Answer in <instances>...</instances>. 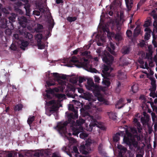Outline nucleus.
<instances>
[{"label": "nucleus", "mask_w": 157, "mask_h": 157, "mask_svg": "<svg viewBox=\"0 0 157 157\" xmlns=\"http://www.w3.org/2000/svg\"><path fill=\"white\" fill-rule=\"evenodd\" d=\"M42 35L41 34L38 33L36 35V38L38 42H40L41 40L42 39Z\"/></svg>", "instance_id": "e433bc0d"}, {"label": "nucleus", "mask_w": 157, "mask_h": 157, "mask_svg": "<svg viewBox=\"0 0 157 157\" xmlns=\"http://www.w3.org/2000/svg\"><path fill=\"white\" fill-rule=\"evenodd\" d=\"M152 108L154 111L156 112L157 113V107L154 105H151Z\"/></svg>", "instance_id": "4d7b16f0"}, {"label": "nucleus", "mask_w": 157, "mask_h": 157, "mask_svg": "<svg viewBox=\"0 0 157 157\" xmlns=\"http://www.w3.org/2000/svg\"><path fill=\"white\" fill-rule=\"evenodd\" d=\"M92 142V141L90 139H88L86 141L85 145H82L81 146L79 150L80 151L84 154H86L88 153L90 150V146Z\"/></svg>", "instance_id": "1a4fd4ad"}, {"label": "nucleus", "mask_w": 157, "mask_h": 157, "mask_svg": "<svg viewBox=\"0 0 157 157\" xmlns=\"http://www.w3.org/2000/svg\"><path fill=\"white\" fill-rule=\"evenodd\" d=\"M103 85H105V87H108L110 84V82L109 80L108 79L103 80L102 82Z\"/></svg>", "instance_id": "c85d7f7f"}, {"label": "nucleus", "mask_w": 157, "mask_h": 157, "mask_svg": "<svg viewBox=\"0 0 157 157\" xmlns=\"http://www.w3.org/2000/svg\"><path fill=\"white\" fill-rule=\"evenodd\" d=\"M117 148L118 149V151L119 152V155L122 156V155L126 152V148L121 145H117Z\"/></svg>", "instance_id": "4468645a"}, {"label": "nucleus", "mask_w": 157, "mask_h": 157, "mask_svg": "<svg viewBox=\"0 0 157 157\" xmlns=\"http://www.w3.org/2000/svg\"><path fill=\"white\" fill-rule=\"evenodd\" d=\"M70 82L73 83H75L77 82V79L76 77H72L70 80Z\"/></svg>", "instance_id": "a18cd8bd"}, {"label": "nucleus", "mask_w": 157, "mask_h": 157, "mask_svg": "<svg viewBox=\"0 0 157 157\" xmlns=\"http://www.w3.org/2000/svg\"><path fill=\"white\" fill-rule=\"evenodd\" d=\"M103 69L104 71L105 72H104L105 75L106 76H109V73L112 71L113 69L109 66L104 65L103 66Z\"/></svg>", "instance_id": "ddd939ff"}, {"label": "nucleus", "mask_w": 157, "mask_h": 157, "mask_svg": "<svg viewBox=\"0 0 157 157\" xmlns=\"http://www.w3.org/2000/svg\"><path fill=\"white\" fill-rule=\"evenodd\" d=\"M127 8L128 11L130 10L132 6V0H125ZM113 2L116 4L121 5V0H114Z\"/></svg>", "instance_id": "9b49d317"}, {"label": "nucleus", "mask_w": 157, "mask_h": 157, "mask_svg": "<svg viewBox=\"0 0 157 157\" xmlns=\"http://www.w3.org/2000/svg\"><path fill=\"white\" fill-rule=\"evenodd\" d=\"M98 90H99L94 93L95 96L97 98L98 100V101H103L104 100V98L103 96L100 93Z\"/></svg>", "instance_id": "f3484780"}, {"label": "nucleus", "mask_w": 157, "mask_h": 157, "mask_svg": "<svg viewBox=\"0 0 157 157\" xmlns=\"http://www.w3.org/2000/svg\"><path fill=\"white\" fill-rule=\"evenodd\" d=\"M108 115L110 118L113 120H115L117 116L115 113H113L112 112L108 113Z\"/></svg>", "instance_id": "c756f323"}, {"label": "nucleus", "mask_w": 157, "mask_h": 157, "mask_svg": "<svg viewBox=\"0 0 157 157\" xmlns=\"http://www.w3.org/2000/svg\"><path fill=\"white\" fill-rule=\"evenodd\" d=\"M67 125V122H60L57 125V127L58 128V130L59 133L62 135H63L66 137L67 139L68 140L69 142L70 143H74L76 142L75 140L74 139L68 137V135L70 136L73 132L72 130H71L69 133H67L66 131V126Z\"/></svg>", "instance_id": "f03ea898"}, {"label": "nucleus", "mask_w": 157, "mask_h": 157, "mask_svg": "<svg viewBox=\"0 0 157 157\" xmlns=\"http://www.w3.org/2000/svg\"><path fill=\"white\" fill-rule=\"evenodd\" d=\"M105 42V37L101 36L97 42V44L98 46H101Z\"/></svg>", "instance_id": "4be33fe9"}, {"label": "nucleus", "mask_w": 157, "mask_h": 157, "mask_svg": "<svg viewBox=\"0 0 157 157\" xmlns=\"http://www.w3.org/2000/svg\"><path fill=\"white\" fill-rule=\"evenodd\" d=\"M88 120L89 121L91 122L89 126L87 125V123L85 124V127H84V128L87 131H91L92 130V127L96 126L97 127L101 128V127L98 125V123L97 121L93 118V117L91 116H89L87 117ZM87 123V122H86Z\"/></svg>", "instance_id": "6e6552de"}, {"label": "nucleus", "mask_w": 157, "mask_h": 157, "mask_svg": "<svg viewBox=\"0 0 157 157\" xmlns=\"http://www.w3.org/2000/svg\"><path fill=\"white\" fill-rule=\"evenodd\" d=\"M53 75L54 78L55 80H56L59 83H60L59 81H60V77H59V75L58 73H53Z\"/></svg>", "instance_id": "cd10ccee"}, {"label": "nucleus", "mask_w": 157, "mask_h": 157, "mask_svg": "<svg viewBox=\"0 0 157 157\" xmlns=\"http://www.w3.org/2000/svg\"><path fill=\"white\" fill-rule=\"evenodd\" d=\"M94 81L98 83H99L100 80L99 77L97 75L94 76Z\"/></svg>", "instance_id": "de8ad7c7"}, {"label": "nucleus", "mask_w": 157, "mask_h": 157, "mask_svg": "<svg viewBox=\"0 0 157 157\" xmlns=\"http://www.w3.org/2000/svg\"><path fill=\"white\" fill-rule=\"evenodd\" d=\"M74 115L73 113H71L68 116V121L69 123L73 124L74 122L72 119L77 118L78 117V115L77 114V111L76 110H75L74 111Z\"/></svg>", "instance_id": "f8f14e48"}, {"label": "nucleus", "mask_w": 157, "mask_h": 157, "mask_svg": "<svg viewBox=\"0 0 157 157\" xmlns=\"http://www.w3.org/2000/svg\"><path fill=\"white\" fill-rule=\"evenodd\" d=\"M33 13V14L34 15H36L37 16H39L40 15V12L37 11H34Z\"/></svg>", "instance_id": "052dcab7"}, {"label": "nucleus", "mask_w": 157, "mask_h": 157, "mask_svg": "<svg viewBox=\"0 0 157 157\" xmlns=\"http://www.w3.org/2000/svg\"><path fill=\"white\" fill-rule=\"evenodd\" d=\"M82 56H86L88 55V52L87 51H85L82 53Z\"/></svg>", "instance_id": "680f3d73"}, {"label": "nucleus", "mask_w": 157, "mask_h": 157, "mask_svg": "<svg viewBox=\"0 0 157 157\" xmlns=\"http://www.w3.org/2000/svg\"><path fill=\"white\" fill-rule=\"evenodd\" d=\"M150 95L151 97H152L153 98H155V97H157V94L154 93V92H151L150 93Z\"/></svg>", "instance_id": "864d4df0"}, {"label": "nucleus", "mask_w": 157, "mask_h": 157, "mask_svg": "<svg viewBox=\"0 0 157 157\" xmlns=\"http://www.w3.org/2000/svg\"><path fill=\"white\" fill-rule=\"evenodd\" d=\"M15 15H14V16L13 17H9V19L10 20H11L12 21H14V19L15 18Z\"/></svg>", "instance_id": "69168bd1"}, {"label": "nucleus", "mask_w": 157, "mask_h": 157, "mask_svg": "<svg viewBox=\"0 0 157 157\" xmlns=\"http://www.w3.org/2000/svg\"><path fill=\"white\" fill-rule=\"evenodd\" d=\"M124 105V100L122 99H120L116 103L115 106L116 108L120 109L123 107Z\"/></svg>", "instance_id": "a211bd4d"}, {"label": "nucleus", "mask_w": 157, "mask_h": 157, "mask_svg": "<svg viewBox=\"0 0 157 157\" xmlns=\"http://www.w3.org/2000/svg\"><path fill=\"white\" fill-rule=\"evenodd\" d=\"M58 102L55 100L50 101L46 103L49 109H46V113L48 116H50L51 112L56 110L58 107Z\"/></svg>", "instance_id": "0eeeda50"}, {"label": "nucleus", "mask_w": 157, "mask_h": 157, "mask_svg": "<svg viewBox=\"0 0 157 157\" xmlns=\"http://www.w3.org/2000/svg\"><path fill=\"white\" fill-rule=\"evenodd\" d=\"M59 77H60V81L59 82H60V83H59L60 84H61L62 87L65 88V86H67V83H66V82H63V81L61 80V79H65L66 78V76L65 75H59Z\"/></svg>", "instance_id": "2eb2a0df"}, {"label": "nucleus", "mask_w": 157, "mask_h": 157, "mask_svg": "<svg viewBox=\"0 0 157 157\" xmlns=\"http://www.w3.org/2000/svg\"><path fill=\"white\" fill-rule=\"evenodd\" d=\"M151 22V21L150 20H148L145 22L144 25V26L146 28H148V27L150 25Z\"/></svg>", "instance_id": "4c0bfd02"}, {"label": "nucleus", "mask_w": 157, "mask_h": 157, "mask_svg": "<svg viewBox=\"0 0 157 157\" xmlns=\"http://www.w3.org/2000/svg\"><path fill=\"white\" fill-rule=\"evenodd\" d=\"M126 34L128 36L130 37L131 36L132 33L131 31L129 30H127V31L126 32Z\"/></svg>", "instance_id": "bf43d9fd"}, {"label": "nucleus", "mask_w": 157, "mask_h": 157, "mask_svg": "<svg viewBox=\"0 0 157 157\" xmlns=\"http://www.w3.org/2000/svg\"><path fill=\"white\" fill-rule=\"evenodd\" d=\"M140 32V30L139 29H136L134 30V35L135 36H136L137 35H138Z\"/></svg>", "instance_id": "8fccbe9b"}, {"label": "nucleus", "mask_w": 157, "mask_h": 157, "mask_svg": "<svg viewBox=\"0 0 157 157\" xmlns=\"http://www.w3.org/2000/svg\"><path fill=\"white\" fill-rule=\"evenodd\" d=\"M88 136V134L84 133L82 132L80 134V137L81 138L84 139L86 137H87Z\"/></svg>", "instance_id": "c03bdc74"}, {"label": "nucleus", "mask_w": 157, "mask_h": 157, "mask_svg": "<svg viewBox=\"0 0 157 157\" xmlns=\"http://www.w3.org/2000/svg\"><path fill=\"white\" fill-rule=\"evenodd\" d=\"M23 107L22 105L21 104H19L15 106L14 108L15 111H19L21 110Z\"/></svg>", "instance_id": "c9c22d12"}, {"label": "nucleus", "mask_w": 157, "mask_h": 157, "mask_svg": "<svg viewBox=\"0 0 157 157\" xmlns=\"http://www.w3.org/2000/svg\"><path fill=\"white\" fill-rule=\"evenodd\" d=\"M152 43L154 45L155 47H157V42L156 41V39L155 36H154L153 35V40H152ZM156 56H155L154 57V60L155 62H157V48L156 50Z\"/></svg>", "instance_id": "aec40b11"}, {"label": "nucleus", "mask_w": 157, "mask_h": 157, "mask_svg": "<svg viewBox=\"0 0 157 157\" xmlns=\"http://www.w3.org/2000/svg\"><path fill=\"white\" fill-rule=\"evenodd\" d=\"M153 25L154 28L156 29H157V20L156 19L155 20L153 24Z\"/></svg>", "instance_id": "6e6d98bb"}, {"label": "nucleus", "mask_w": 157, "mask_h": 157, "mask_svg": "<svg viewBox=\"0 0 157 157\" xmlns=\"http://www.w3.org/2000/svg\"><path fill=\"white\" fill-rule=\"evenodd\" d=\"M87 120H85L81 118H79V119L76 121V125L73 126L71 128V130L73 132L72 134L75 136H76L83 130L84 126H83L86 124Z\"/></svg>", "instance_id": "7ed1b4c3"}, {"label": "nucleus", "mask_w": 157, "mask_h": 157, "mask_svg": "<svg viewBox=\"0 0 157 157\" xmlns=\"http://www.w3.org/2000/svg\"><path fill=\"white\" fill-rule=\"evenodd\" d=\"M148 50L149 51V54H150V55H151V56L152 55V54L153 53L152 51V46L151 45H149L148 47Z\"/></svg>", "instance_id": "09e8293b"}, {"label": "nucleus", "mask_w": 157, "mask_h": 157, "mask_svg": "<svg viewBox=\"0 0 157 157\" xmlns=\"http://www.w3.org/2000/svg\"><path fill=\"white\" fill-rule=\"evenodd\" d=\"M71 61L73 63H76L78 61L80 63L82 66L84 67L85 69L88 71L91 72L97 73L98 72L97 70L94 68H92L90 65L88 64V60L85 59H82L80 61L77 59L75 57L73 56Z\"/></svg>", "instance_id": "20e7f679"}, {"label": "nucleus", "mask_w": 157, "mask_h": 157, "mask_svg": "<svg viewBox=\"0 0 157 157\" xmlns=\"http://www.w3.org/2000/svg\"><path fill=\"white\" fill-rule=\"evenodd\" d=\"M74 105L72 104H70L68 105V109L72 111H74L75 109H74Z\"/></svg>", "instance_id": "3c124183"}, {"label": "nucleus", "mask_w": 157, "mask_h": 157, "mask_svg": "<svg viewBox=\"0 0 157 157\" xmlns=\"http://www.w3.org/2000/svg\"><path fill=\"white\" fill-rule=\"evenodd\" d=\"M117 78L120 80H123L126 78V75L124 72L119 71L117 75Z\"/></svg>", "instance_id": "6ab92c4d"}, {"label": "nucleus", "mask_w": 157, "mask_h": 157, "mask_svg": "<svg viewBox=\"0 0 157 157\" xmlns=\"http://www.w3.org/2000/svg\"><path fill=\"white\" fill-rule=\"evenodd\" d=\"M110 47L112 49L110 48L109 47L108 48V50L112 54L114 55L115 54V52L114 51V50L115 49L114 46L113 44L112 43H110Z\"/></svg>", "instance_id": "b1692460"}, {"label": "nucleus", "mask_w": 157, "mask_h": 157, "mask_svg": "<svg viewBox=\"0 0 157 157\" xmlns=\"http://www.w3.org/2000/svg\"><path fill=\"white\" fill-rule=\"evenodd\" d=\"M133 122L135 125L137 126L138 132H141L142 128L140 127V124L139 122H138L137 119L136 118H134Z\"/></svg>", "instance_id": "412c9836"}, {"label": "nucleus", "mask_w": 157, "mask_h": 157, "mask_svg": "<svg viewBox=\"0 0 157 157\" xmlns=\"http://www.w3.org/2000/svg\"><path fill=\"white\" fill-rule=\"evenodd\" d=\"M21 19V21H20L19 23L22 27H25L26 25L25 23L27 22V21L25 17H22Z\"/></svg>", "instance_id": "5701e85b"}, {"label": "nucleus", "mask_w": 157, "mask_h": 157, "mask_svg": "<svg viewBox=\"0 0 157 157\" xmlns=\"http://www.w3.org/2000/svg\"><path fill=\"white\" fill-rule=\"evenodd\" d=\"M34 120V116H30L28 118L27 120L28 124L30 125Z\"/></svg>", "instance_id": "f704fd0d"}, {"label": "nucleus", "mask_w": 157, "mask_h": 157, "mask_svg": "<svg viewBox=\"0 0 157 157\" xmlns=\"http://www.w3.org/2000/svg\"><path fill=\"white\" fill-rule=\"evenodd\" d=\"M96 52L98 56L102 57L103 61L107 64H109L112 63L113 60V57L107 52L103 51L101 48H100L97 50Z\"/></svg>", "instance_id": "423d86ee"}, {"label": "nucleus", "mask_w": 157, "mask_h": 157, "mask_svg": "<svg viewBox=\"0 0 157 157\" xmlns=\"http://www.w3.org/2000/svg\"><path fill=\"white\" fill-rule=\"evenodd\" d=\"M72 102H73L74 103V105H78V106H80V104H81V103L80 102H78V101L73 100L72 101Z\"/></svg>", "instance_id": "13d9d810"}, {"label": "nucleus", "mask_w": 157, "mask_h": 157, "mask_svg": "<svg viewBox=\"0 0 157 157\" xmlns=\"http://www.w3.org/2000/svg\"><path fill=\"white\" fill-rule=\"evenodd\" d=\"M38 48L39 49H43L44 48V46L43 43H41L40 42H38Z\"/></svg>", "instance_id": "79ce46f5"}, {"label": "nucleus", "mask_w": 157, "mask_h": 157, "mask_svg": "<svg viewBox=\"0 0 157 157\" xmlns=\"http://www.w3.org/2000/svg\"><path fill=\"white\" fill-rule=\"evenodd\" d=\"M46 83L47 84V85L49 86H51L54 85V83H51L49 81H47L46 82Z\"/></svg>", "instance_id": "338daca9"}, {"label": "nucleus", "mask_w": 157, "mask_h": 157, "mask_svg": "<svg viewBox=\"0 0 157 157\" xmlns=\"http://www.w3.org/2000/svg\"><path fill=\"white\" fill-rule=\"evenodd\" d=\"M120 135L119 134H116L113 137V140L115 142L118 141L120 139Z\"/></svg>", "instance_id": "ea45409f"}, {"label": "nucleus", "mask_w": 157, "mask_h": 157, "mask_svg": "<svg viewBox=\"0 0 157 157\" xmlns=\"http://www.w3.org/2000/svg\"><path fill=\"white\" fill-rule=\"evenodd\" d=\"M139 99L142 101L143 103L145 102L146 101V98L144 95H141L139 97Z\"/></svg>", "instance_id": "37998d69"}, {"label": "nucleus", "mask_w": 157, "mask_h": 157, "mask_svg": "<svg viewBox=\"0 0 157 157\" xmlns=\"http://www.w3.org/2000/svg\"><path fill=\"white\" fill-rule=\"evenodd\" d=\"M78 92H79V93H83L84 92H83V89L82 88H78Z\"/></svg>", "instance_id": "e2e57ef3"}, {"label": "nucleus", "mask_w": 157, "mask_h": 157, "mask_svg": "<svg viewBox=\"0 0 157 157\" xmlns=\"http://www.w3.org/2000/svg\"><path fill=\"white\" fill-rule=\"evenodd\" d=\"M73 151L76 153L75 155L76 157H78V156H79V157H86V156H80L77 154L78 153V149L75 146L73 147Z\"/></svg>", "instance_id": "72a5a7b5"}, {"label": "nucleus", "mask_w": 157, "mask_h": 157, "mask_svg": "<svg viewBox=\"0 0 157 157\" xmlns=\"http://www.w3.org/2000/svg\"><path fill=\"white\" fill-rule=\"evenodd\" d=\"M149 118L148 116H146V117H142L141 119V121L144 125L147 124Z\"/></svg>", "instance_id": "393cba45"}, {"label": "nucleus", "mask_w": 157, "mask_h": 157, "mask_svg": "<svg viewBox=\"0 0 157 157\" xmlns=\"http://www.w3.org/2000/svg\"><path fill=\"white\" fill-rule=\"evenodd\" d=\"M76 19V17H68L67 18V20L70 22H72L75 21Z\"/></svg>", "instance_id": "49530a36"}, {"label": "nucleus", "mask_w": 157, "mask_h": 157, "mask_svg": "<svg viewBox=\"0 0 157 157\" xmlns=\"http://www.w3.org/2000/svg\"><path fill=\"white\" fill-rule=\"evenodd\" d=\"M151 84L152 86L151 90L153 91H154L156 89L155 81L154 79L153 78L151 79Z\"/></svg>", "instance_id": "bb28decb"}, {"label": "nucleus", "mask_w": 157, "mask_h": 157, "mask_svg": "<svg viewBox=\"0 0 157 157\" xmlns=\"http://www.w3.org/2000/svg\"><path fill=\"white\" fill-rule=\"evenodd\" d=\"M87 84L86 85V88L89 90L93 91L95 93L99 89V87L97 85H95L92 79L89 78L87 79Z\"/></svg>", "instance_id": "9d476101"}, {"label": "nucleus", "mask_w": 157, "mask_h": 157, "mask_svg": "<svg viewBox=\"0 0 157 157\" xmlns=\"http://www.w3.org/2000/svg\"><path fill=\"white\" fill-rule=\"evenodd\" d=\"M52 157H59L58 154L55 153H53Z\"/></svg>", "instance_id": "774afa93"}, {"label": "nucleus", "mask_w": 157, "mask_h": 157, "mask_svg": "<svg viewBox=\"0 0 157 157\" xmlns=\"http://www.w3.org/2000/svg\"><path fill=\"white\" fill-rule=\"evenodd\" d=\"M147 69H148V73H147V72L146 71H143V72L144 73L147 74V75L148 74H149L150 75H153L154 74L153 71H152V70H151L149 68Z\"/></svg>", "instance_id": "a19ab883"}, {"label": "nucleus", "mask_w": 157, "mask_h": 157, "mask_svg": "<svg viewBox=\"0 0 157 157\" xmlns=\"http://www.w3.org/2000/svg\"><path fill=\"white\" fill-rule=\"evenodd\" d=\"M114 37L116 40L118 41L121 40L122 39V35L121 33L117 34Z\"/></svg>", "instance_id": "7c9ffc66"}, {"label": "nucleus", "mask_w": 157, "mask_h": 157, "mask_svg": "<svg viewBox=\"0 0 157 157\" xmlns=\"http://www.w3.org/2000/svg\"><path fill=\"white\" fill-rule=\"evenodd\" d=\"M80 96L86 100H88L89 101H92L90 103L89 105L86 106V109H88L89 108H91L93 107L95 108L98 111H99L101 110L100 108L98 107L97 105L98 104H98V103L95 102L96 101L92 99L93 96L91 94L87 92L83 93V94H82L81 96Z\"/></svg>", "instance_id": "39448f33"}, {"label": "nucleus", "mask_w": 157, "mask_h": 157, "mask_svg": "<svg viewBox=\"0 0 157 157\" xmlns=\"http://www.w3.org/2000/svg\"><path fill=\"white\" fill-rule=\"evenodd\" d=\"M86 78L84 77H79V82L80 83H82L86 81Z\"/></svg>", "instance_id": "603ef678"}, {"label": "nucleus", "mask_w": 157, "mask_h": 157, "mask_svg": "<svg viewBox=\"0 0 157 157\" xmlns=\"http://www.w3.org/2000/svg\"><path fill=\"white\" fill-rule=\"evenodd\" d=\"M130 130L132 134L129 132L128 130H126V134L124 137V141L130 147L133 146L136 147L137 142L134 140V138L136 136V130L135 128H130Z\"/></svg>", "instance_id": "f257e3e1"}, {"label": "nucleus", "mask_w": 157, "mask_h": 157, "mask_svg": "<svg viewBox=\"0 0 157 157\" xmlns=\"http://www.w3.org/2000/svg\"><path fill=\"white\" fill-rule=\"evenodd\" d=\"M130 51V48H123L122 50V52L124 54L128 53Z\"/></svg>", "instance_id": "58836bf2"}, {"label": "nucleus", "mask_w": 157, "mask_h": 157, "mask_svg": "<svg viewBox=\"0 0 157 157\" xmlns=\"http://www.w3.org/2000/svg\"><path fill=\"white\" fill-rule=\"evenodd\" d=\"M144 31L146 32L144 36L145 39L146 40H148L150 37V33L151 31L149 28H146L144 29Z\"/></svg>", "instance_id": "dca6fc26"}, {"label": "nucleus", "mask_w": 157, "mask_h": 157, "mask_svg": "<svg viewBox=\"0 0 157 157\" xmlns=\"http://www.w3.org/2000/svg\"><path fill=\"white\" fill-rule=\"evenodd\" d=\"M151 115L152 117V121L155 124L154 127H155L157 124V120H156V116L155 114L153 112L152 113H151Z\"/></svg>", "instance_id": "473e14b6"}, {"label": "nucleus", "mask_w": 157, "mask_h": 157, "mask_svg": "<svg viewBox=\"0 0 157 157\" xmlns=\"http://www.w3.org/2000/svg\"><path fill=\"white\" fill-rule=\"evenodd\" d=\"M139 63H140V64L141 65H140V67L142 66V65H143V64H144V61L141 59H140L139 60Z\"/></svg>", "instance_id": "0e129e2a"}, {"label": "nucleus", "mask_w": 157, "mask_h": 157, "mask_svg": "<svg viewBox=\"0 0 157 157\" xmlns=\"http://www.w3.org/2000/svg\"><path fill=\"white\" fill-rule=\"evenodd\" d=\"M141 67L143 68H147L148 69V64L147 63V62H145L144 63V64H143V65H142V66Z\"/></svg>", "instance_id": "5fc2aeb1"}, {"label": "nucleus", "mask_w": 157, "mask_h": 157, "mask_svg": "<svg viewBox=\"0 0 157 157\" xmlns=\"http://www.w3.org/2000/svg\"><path fill=\"white\" fill-rule=\"evenodd\" d=\"M28 44L29 43L27 41L24 40L22 41L21 43L20 47L22 49L24 50V48L27 46Z\"/></svg>", "instance_id": "a878e982"}, {"label": "nucleus", "mask_w": 157, "mask_h": 157, "mask_svg": "<svg viewBox=\"0 0 157 157\" xmlns=\"http://www.w3.org/2000/svg\"><path fill=\"white\" fill-rule=\"evenodd\" d=\"M138 89V85L137 84H134L132 87V90L134 93L137 91Z\"/></svg>", "instance_id": "2f4dec72"}]
</instances>
